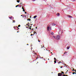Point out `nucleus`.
<instances>
[{
	"label": "nucleus",
	"instance_id": "obj_1",
	"mask_svg": "<svg viewBox=\"0 0 76 76\" xmlns=\"http://www.w3.org/2000/svg\"><path fill=\"white\" fill-rule=\"evenodd\" d=\"M60 37L58 35H57L56 37V39H60Z\"/></svg>",
	"mask_w": 76,
	"mask_h": 76
},
{
	"label": "nucleus",
	"instance_id": "obj_2",
	"mask_svg": "<svg viewBox=\"0 0 76 76\" xmlns=\"http://www.w3.org/2000/svg\"><path fill=\"white\" fill-rule=\"evenodd\" d=\"M62 75H63L62 74H61L60 73H59L58 74V76H61Z\"/></svg>",
	"mask_w": 76,
	"mask_h": 76
},
{
	"label": "nucleus",
	"instance_id": "obj_3",
	"mask_svg": "<svg viewBox=\"0 0 76 76\" xmlns=\"http://www.w3.org/2000/svg\"><path fill=\"white\" fill-rule=\"evenodd\" d=\"M56 15L57 16H60V13H58L57 14H56Z\"/></svg>",
	"mask_w": 76,
	"mask_h": 76
},
{
	"label": "nucleus",
	"instance_id": "obj_4",
	"mask_svg": "<svg viewBox=\"0 0 76 76\" xmlns=\"http://www.w3.org/2000/svg\"><path fill=\"white\" fill-rule=\"evenodd\" d=\"M69 18H73V17H72V16H70V15H69L68 16Z\"/></svg>",
	"mask_w": 76,
	"mask_h": 76
},
{
	"label": "nucleus",
	"instance_id": "obj_5",
	"mask_svg": "<svg viewBox=\"0 0 76 76\" xmlns=\"http://www.w3.org/2000/svg\"><path fill=\"white\" fill-rule=\"evenodd\" d=\"M49 29H50V27H47V29L48 31H49Z\"/></svg>",
	"mask_w": 76,
	"mask_h": 76
},
{
	"label": "nucleus",
	"instance_id": "obj_6",
	"mask_svg": "<svg viewBox=\"0 0 76 76\" xmlns=\"http://www.w3.org/2000/svg\"><path fill=\"white\" fill-rule=\"evenodd\" d=\"M37 15L34 16L33 18H37Z\"/></svg>",
	"mask_w": 76,
	"mask_h": 76
},
{
	"label": "nucleus",
	"instance_id": "obj_7",
	"mask_svg": "<svg viewBox=\"0 0 76 76\" xmlns=\"http://www.w3.org/2000/svg\"><path fill=\"white\" fill-rule=\"evenodd\" d=\"M53 26H56V25L54 23H53L52 24Z\"/></svg>",
	"mask_w": 76,
	"mask_h": 76
},
{
	"label": "nucleus",
	"instance_id": "obj_8",
	"mask_svg": "<svg viewBox=\"0 0 76 76\" xmlns=\"http://www.w3.org/2000/svg\"><path fill=\"white\" fill-rule=\"evenodd\" d=\"M70 46H69V47H67V49H68V50H69V48H70Z\"/></svg>",
	"mask_w": 76,
	"mask_h": 76
},
{
	"label": "nucleus",
	"instance_id": "obj_9",
	"mask_svg": "<svg viewBox=\"0 0 76 76\" xmlns=\"http://www.w3.org/2000/svg\"><path fill=\"white\" fill-rule=\"evenodd\" d=\"M13 21V22H12V23H15V20H12Z\"/></svg>",
	"mask_w": 76,
	"mask_h": 76
},
{
	"label": "nucleus",
	"instance_id": "obj_10",
	"mask_svg": "<svg viewBox=\"0 0 76 76\" xmlns=\"http://www.w3.org/2000/svg\"><path fill=\"white\" fill-rule=\"evenodd\" d=\"M17 2H18V3H19V1H20V0H17Z\"/></svg>",
	"mask_w": 76,
	"mask_h": 76
},
{
	"label": "nucleus",
	"instance_id": "obj_11",
	"mask_svg": "<svg viewBox=\"0 0 76 76\" xmlns=\"http://www.w3.org/2000/svg\"><path fill=\"white\" fill-rule=\"evenodd\" d=\"M51 34H52V35H54V33H53V32H52L51 33Z\"/></svg>",
	"mask_w": 76,
	"mask_h": 76
},
{
	"label": "nucleus",
	"instance_id": "obj_12",
	"mask_svg": "<svg viewBox=\"0 0 76 76\" xmlns=\"http://www.w3.org/2000/svg\"><path fill=\"white\" fill-rule=\"evenodd\" d=\"M27 20H29V21H31V19H28Z\"/></svg>",
	"mask_w": 76,
	"mask_h": 76
},
{
	"label": "nucleus",
	"instance_id": "obj_13",
	"mask_svg": "<svg viewBox=\"0 0 76 76\" xmlns=\"http://www.w3.org/2000/svg\"><path fill=\"white\" fill-rule=\"evenodd\" d=\"M22 9H23V10L24 9V8H23V6H22Z\"/></svg>",
	"mask_w": 76,
	"mask_h": 76
},
{
	"label": "nucleus",
	"instance_id": "obj_14",
	"mask_svg": "<svg viewBox=\"0 0 76 76\" xmlns=\"http://www.w3.org/2000/svg\"><path fill=\"white\" fill-rule=\"evenodd\" d=\"M54 62L55 63H56V61H54Z\"/></svg>",
	"mask_w": 76,
	"mask_h": 76
},
{
	"label": "nucleus",
	"instance_id": "obj_15",
	"mask_svg": "<svg viewBox=\"0 0 76 76\" xmlns=\"http://www.w3.org/2000/svg\"><path fill=\"white\" fill-rule=\"evenodd\" d=\"M20 25H18V27H20Z\"/></svg>",
	"mask_w": 76,
	"mask_h": 76
},
{
	"label": "nucleus",
	"instance_id": "obj_16",
	"mask_svg": "<svg viewBox=\"0 0 76 76\" xmlns=\"http://www.w3.org/2000/svg\"><path fill=\"white\" fill-rule=\"evenodd\" d=\"M62 74H64V72H62Z\"/></svg>",
	"mask_w": 76,
	"mask_h": 76
},
{
	"label": "nucleus",
	"instance_id": "obj_17",
	"mask_svg": "<svg viewBox=\"0 0 76 76\" xmlns=\"http://www.w3.org/2000/svg\"><path fill=\"white\" fill-rule=\"evenodd\" d=\"M28 29H32V28H28Z\"/></svg>",
	"mask_w": 76,
	"mask_h": 76
},
{
	"label": "nucleus",
	"instance_id": "obj_18",
	"mask_svg": "<svg viewBox=\"0 0 76 76\" xmlns=\"http://www.w3.org/2000/svg\"><path fill=\"white\" fill-rule=\"evenodd\" d=\"M60 63H61V62H58V64H60Z\"/></svg>",
	"mask_w": 76,
	"mask_h": 76
},
{
	"label": "nucleus",
	"instance_id": "obj_19",
	"mask_svg": "<svg viewBox=\"0 0 76 76\" xmlns=\"http://www.w3.org/2000/svg\"><path fill=\"white\" fill-rule=\"evenodd\" d=\"M9 18H10V19H11V18H12L10 17H9Z\"/></svg>",
	"mask_w": 76,
	"mask_h": 76
},
{
	"label": "nucleus",
	"instance_id": "obj_20",
	"mask_svg": "<svg viewBox=\"0 0 76 76\" xmlns=\"http://www.w3.org/2000/svg\"><path fill=\"white\" fill-rule=\"evenodd\" d=\"M54 60H56V58H54Z\"/></svg>",
	"mask_w": 76,
	"mask_h": 76
},
{
	"label": "nucleus",
	"instance_id": "obj_21",
	"mask_svg": "<svg viewBox=\"0 0 76 76\" xmlns=\"http://www.w3.org/2000/svg\"><path fill=\"white\" fill-rule=\"evenodd\" d=\"M75 72H73L72 73V74H73V75H74V74H75Z\"/></svg>",
	"mask_w": 76,
	"mask_h": 76
},
{
	"label": "nucleus",
	"instance_id": "obj_22",
	"mask_svg": "<svg viewBox=\"0 0 76 76\" xmlns=\"http://www.w3.org/2000/svg\"><path fill=\"white\" fill-rule=\"evenodd\" d=\"M25 10L24 9H23V12H25Z\"/></svg>",
	"mask_w": 76,
	"mask_h": 76
},
{
	"label": "nucleus",
	"instance_id": "obj_23",
	"mask_svg": "<svg viewBox=\"0 0 76 76\" xmlns=\"http://www.w3.org/2000/svg\"><path fill=\"white\" fill-rule=\"evenodd\" d=\"M18 7V6L17 5L15 7Z\"/></svg>",
	"mask_w": 76,
	"mask_h": 76
},
{
	"label": "nucleus",
	"instance_id": "obj_24",
	"mask_svg": "<svg viewBox=\"0 0 76 76\" xmlns=\"http://www.w3.org/2000/svg\"><path fill=\"white\" fill-rule=\"evenodd\" d=\"M28 27L29 28L30 27L29 26V25H28Z\"/></svg>",
	"mask_w": 76,
	"mask_h": 76
},
{
	"label": "nucleus",
	"instance_id": "obj_25",
	"mask_svg": "<svg viewBox=\"0 0 76 76\" xmlns=\"http://www.w3.org/2000/svg\"><path fill=\"white\" fill-rule=\"evenodd\" d=\"M72 71H75V70H74V69H73L72 70Z\"/></svg>",
	"mask_w": 76,
	"mask_h": 76
},
{
	"label": "nucleus",
	"instance_id": "obj_26",
	"mask_svg": "<svg viewBox=\"0 0 76 76\" xmlns=\"http://www.w3.org/2000/svg\"><path fill=\"white\" fill-rule=\"evenodd\" d=\"M17 28L18 29H19V28H18V27H17Z\"/></svg>",
	"mask_w": 76,
	"mask_h": 76
},
{
	"label": "nucleus",
	"instance_id": "obj_27",
	"mask_svg": "<svg viewBox=\"0 0 76 76\" xmlns=\"http://www.w3.org/2000/svg\"><path fill=\"white\" fill-rule=\"evenodd\" d=\"M32 35H33V34H31V36H32Z\"/></svg>",
	"mask_w": 76,
	"mask_h": 76
},
{
	"label": "nucleus",
	"instance_id": "obj_28",
	"mask_svg": "<svg viewBox=\"0 0 76 76\" xmlns=\"http://www.w3.org/2000/svg\"><path fill=\"white\" fill-rule=\"evenodd\" d=\"M53 37L54 38H55V36H53Z\"/></svg>",
	"mask_w": 76,
	"mask_h": 76
},
{
	"label": "nucleus",
	"instance_id": "obj_29",
	"mask_svg": "<svg viewBox=\"0 0 76 76\" xmlns=\"http://www.w3.org/2000/svg\"><path fill=\"white\" fill-rule=\"evenodd\" d=\"M50 30H51V28H50Z\"/></svg>",
	"mask_w": 76,
	"mask_h": 76
},
{
	"label": "nucleus",
	"instance_id": "obj_30",
	"mask_svg": "<svg viewBox=\"0 0 76 76\" xmlns=\"http://www.w3.org/2000/svg\"><path fill=\"white\" fill-rule=\"evenodd\" d=\"M20 4H22V2H21V3H20Z\"/></svg>",
	"mask_w": 76,
	"mask_h": 76
},
{
	"label": "nucleus",
	"instance_id": "obj_31",
	"mask_svg": "<svg viewBox=\"0 0 76 76\" xmlns=\"http://www.w3.org/2000/svg\"><path fill=\"white\" fill-rule=\"evenodd\" d=\"M16 27H14V29H15V28H16Z\"/></svg>",
	"mask_w": 76,
	"mask_h": 76
},
{
	"label": "nucleus",
	"instance_id": "obj_32",
	"mask_svg": "<svg viewBox=\"0 0 76 76\" xmlns=\"http://www.w3.org/2000/svg\"><path fill=\"white\" fill-rule=\"evenodd\" d=\"M33 25V24H30V25Z\"/></svg>",
	"mask_w": 76,
	"mask_h": 76
},
{
	"label": "nucleus",
	"instance_id": "obj_33",
	"mask_svg": "<svg viewBox=\"0 0 76 76\" xmlns=\"http://www.w3.org/2000/svg\"><path fill=\"white\" fill-rule=\"evenodd\" d=\"M25 14H26V13H26V12H25Z\"/></svg>",
	"mask_w": 76,
	"mask_h": 76
},
{
	"label": "nucleus",
	"instance_id": "obj_34",
	"mask_svg": "<svg viewBox=\"0 0 76 76\" xmlns=\"http://www.w3.org/2000/svg\"><path fill=\"white\" fill-rule=\"evenodd\" d=\"M39 42H40V40H38Z\"/></svg>",
	"mask_w": 76,
	"mask_h": 76
},
{
	"label": "nucleus",
	"instance_id": "obj_35",
	"mask_svg": "<svg viewBox=\"0 0 76 76\" xmlns=\"http://www.w3.org/2000/svg\"><path fill=\"white\" fill-rule=\"evenodd\" d=\"M17 6H20V5H17Z\"/></svg>",
	"mask_w": 76,
	"mask_h": 76
},
{
	"label": "nucleus",
	"instance_id": "obj_36",
	"mask_svg": "<svg viewBox=\"0 0 76 76\" xmlns=\"http://www.w3.org/2000/svg\"><path fill=\"white\" fill-rule=\"evenodd\" d=\"M66 75H67V73H66V72L65 73Z\"/></svg>",
	"mask_w": 76,
	"mask_h": 76
},
{
	"label": "nucleus",
	"instance_id": "obj_37",
	"mask_svg": "<svg viewBox=\"0 0 76 76\" xmlns=\"http://www.w3.org/2000/svg\"><path fill=\"white\" fill-rule=\"evenodd\" d=\"M32 30L33 31V30H34V28H32Z\"/></svg>",
	"mask_w": 76,
	"mask_h": 76
},
{
	"label": "nucleus",
	"instance_id": "obj_38",
	"mask_svg": "<svg viewBox=\"0 0 76 76\" xmlns=\"http://www.w3.org/2000/svg\"><path fill=\"white\" fill-rule=\"evenodd\" d=\"M28 25V24H26V25Z\"/></svg>",
	"mask_w": 76,
	"mask_h": 76
},
{
	"label": "nucleus",
	"instance_id": "obj_39",
	"mask_svg": "<svg viewBox=\"0 0 76 76\" xmlns=\"http://www.w3.org/2000/svg\"><path fill=\"white\" fill-rule=\"evenodd\" d=\"M23 16V15H21V16Z\"/></svg>",
	"mask_w": 76,
	"mask_h": 76
},
{
	"label": "nucleus",
	"instance_id": "obj_40",
	"mask_svg": "<svg viewBox=\"0 0 76 76\" xmlns=\"http://www.w3.org/2000/svg\"><path fill=\"white\" fill-rule=\"evenodd\" d=\"M47 51H48V52H49V51L48 50H47Z\"/></svg>",
	"mask_w": 76,
	"mask_h": 76
},
{
	"label": "nucleus",
	"instance_id": "obj_41",
	"mask_svg": "<svg viewBox=\"0 0 76 76\" xmlns=\"http://www.w3.org/2000/svg\"><path fill=\"white\" fill-rule=\"evenodd\" d=\"M38 57H37V59H38Z\"/></svg>",
	"mask_w": 76,
	"mask_h": 76
},
{
	"label": "nucleus",
	"instance_id": "obj_42",
	"mask_svg": "<svg viewBox=\"0 0 76 76\" xmlns=\"http://www.w3.org/2000/svg\"><path fill=\"white\" fill-rule=\"evenodd\" d=\"M36 29H37V27H36Z\"/></svg>",
	"mask_w": 76,
	"mask_h": 76
},
{
	"label": "nucleus",
	"instance_id": "obj_43",
	"mask_svg": "<svg viewBox=\"0 0 76 76\" xmlns=\"http://www.w3.org/2000/svg\"><path fill=\"white\" fill-rule=\"evenodd\" d=\"M59 30H60V31H61V29H60Z\"/></svg>",
	"mask_w": 76,
	"mask_h": 76
},
{
	"label": "nucleus",
	"instance_id": "obj_44",
	"mask_svg": "<svg viewBox=\"0 0 76 76\" xmlns=\"http://www.w3.org/2000/svg\"><path fill=\"white\" fill-rule=\"evenodd\" d=\"M33 0V1H35V0Z\"/></svg>",
	"mask_w": 76,
	"mask_h": 76
},
{
	"label": "nucleus",
	"instance_id": "obj_45",
	"mask_svg": "<svg viewBox=\"0 0 76 76\" xmlns=\"http://www.w3.org/2000/svg\"><path fill=\"white\" fill-rule=\"evenodd\" d=\"M31 27H32V26H30V28H31Z\"/></svg>",
	"mask_w": 76,
	"mask_h": 76
},
{
	"label": "nucleus",
	"instance_id": "obj_46",
	"mask_svg": "<svg viewBox=\"0 0 76 76\" xmlns=\"http://www.w3.org/2000/svg\"><path fill=\"white\" fill-rule=\"evenodd\" d=\"M62 67H61V68H62Z\"/></svg>",
	"mask_w": 76,
	"mask_h": 76
},
{
	"label": "nucleus",
	"instance_id": "obj_47",
	"mask_svg": "<svg viewBox=\"0 0 76 76\" xmlns=\"http://www.w3.org/2000/svg\"><path fill=\"white\" fill-rule=\"evenodd\" d=\"M24 17H26V15H25V16H24Z\"/></svg>",
	"mask_w": 76,
	"mask_h": 76
},
{
	"label": "nucleus",
	"instance_id": "obj_48",
	"mask_svg": "<svg viewBox=\"0 0 76 76\" xmlns=\"http://www.w3.org/2000/svg\"><path fill=\"white\" fill-rule=\"evenodd\" d=\"M28 23V24H29V23Z\"/></svg>",
	"mask_w": 76,
	"mask_h": 76
},
{
	"label": "nucleus",
	"instance_id": "obj_49",
	"mask_svg": "<svg viewBox=\"0 0 76 76\" xmlns=\"http://www.w3.org/2000/svg\"><path fill=\"white\" fill-rule=\"evenodd\" d=\"M66 73H67V72H66Z\"/></svg>",
	"mask_w": 76,
	"mask_h": 76
},
{
	"label": "nucleus",
	"instance_id": "obj_50",
	"mask_svg": "<svg viewBox=\"0 0 76 76\" xmlns=\"http://www.w3.org/2000/svg\"><path fill=\"white\" fill-rule=\"evenodd\" d=\"M17 32L18 33L19 32V31H17Z\"/></svg>",
	"mask_w": 76,
	"mask_h": 76
},
{
	"label": "nucleus",
	"instance_id": "obj_51",
	"mask_svg": "<svg viewBox=\"0 0 76 76\" xmlns=\"http://www.w3.org/2000/svg\"><path fill=\"white\" fill-rule=\"evenodd\" d=\"M30 18H31V17H30Z\"/></svg>",
	"mask_w": 76,
	"mask_h": 76
},
{
	"label": "nucleus",
	"instance_id": "obj_52",
	"mask_svg": "<svg viewBox=\"0 0 76 76\" xmlns=\"http://www.w3.org/2000/svg\"><path fill=\"white\" fill-rule=\"evenodd\" d=\"M65 53H67V52H65Z\"/></svg>",
	"mask_w": 76,
	"mask_h": 76
},
{
	"label": "nucleus",
	"instance_id": "obj_53",
	"mask_svg": "<svg viewBox=\"0 0 76 76\" xmlns=\"http://www.w3.org/2000/svg\"><path fill=\"white\" fill-rule=\"evenodd\" d=\"M35 31H34V33H35Z\"/></svg>",
	"mask_w": 76,
	"mask_h": 76
},
{
	"label": "nucleus",
	"instance_id": "obj_54",
	"mask_svg": "<svg viewBox=\"0 0 76 76\" xmlns=\"http://www.w3.org/2000/svg\"><path fill=\"white\" fill-rule=\"evenodd\" d=\"M51 54H52V52H51Z\"/></svg>",
	"mask_w": 76,
	"mask_h": 76
},
{
	"label": "nucleus",
	"instance_id": "obj_55",
	"mask_svg": "<svg viewBox=\"0 0 76 76\" xmlns=\"http://www.w3.org/2000/svg\"><path fill=\"white\" fill-rule=\"evenodd\" d=\"M22 7V5H21L20 7Z\"/></svg>",
	"mask_w": 76,
	"mask_h": 76
},
{
	"label": "nucleus",
	"instance_id": "obj_56",
	"mask_svg": "<svg viewBox=\"0 0 76 76\" xmlns=\"http://www.w3.org/2000/svg\"><path fill=\"white\" fill-rule=\"evenodd\" d=\"M27 45H28V44H27Z\"/></svg>",
	"mask_w": 76,
	"mask_h": 76
},
{
	"label": "nucleus",
	"instance_id": "obj_57",
	"mask_svg": "<svg viewBox=\"0 0 76 76\" xmlns=\"http://www.w3.org/2000/svg\"><path fill=\"white\" fill-rule=\"evenodd\" d=\"M75 72H76V71H75Z\"/></svg>",
	"mask_w": 76,
	"mask_h": 76
},
{
	"label": "nucleus",
	"instance_id": "obj_58",
	"mask_svg": "<svg viewBox=\"0 0 76 76\" xmlns=\"http://www.w3.org/2000/svg\"><path fill=\"white\" fill-rule=\"evenodd\" d=\"M64 54H65V53H64Z\"/></svg>",
	"mask_w": 76,
	"mask_h": 76
},
{
	"label": "nucleus",
	"instance_id": "obj_59",
	"mask_svg": "<svg viewBox=\"0 0 76 76\" xmlns=\"http://www.w3.org/2000/svg\"><path fill=\"white\" fill-rule=\"evenodd\" d=\"M67 72H68V70H67Z\"/></svg>",
	"mask_w": 76,
	"mask_h": 76
},
{
	"label": "nucleus",
	"instance_id": "obj_60",
	"mask_svg": "<svg viewBox=\"0 0 76 76\" xmlns=\"http://www.w3.org/2000/svg\"><path fill=\"white\" fill-rule=\"evenodd\" d=\"M48 60H49V58H48Z\"/></svg>",
	"mask_w": 76,
	"mask_h": 76
},
{
	"label": "nucleus",
	"instance_id": "obj_61",
	"mask_svg": "<svg viewBox=\"0 0 76 76\" xmlns=\"http://www.w3.org/2000/svg\"><path fill=\"white\" fill-rule=\"evenodd\" d=\"M42 58H43V57H42Z\"/></svg>",
	"mask_w": 76,
	"mask_h": 76
},
{
	"label": "nucleus",
	"instance_id": "obj_62",
	"mask_svg": "<svg viewBox=\"0 0 76 76\" xmlns=\"http://www.w3.org/2000/svg\"><path fill=\"white\" fill-rule=\"evenodd\" d=\"M26 28H28V27H26Z\"/></svg>",
	"mask_w": 76,
	"mask_h": 76
},
{
	"label": "nucleus",
	"instance_id": "obj_63",
	"mask_svg": "<svg viewBox=\"0 0 76 76\" xmlns=\"http://www.w3.org/2000/svg\"><path fill=\"white\" fill-rule=\"evenodd\" d=\"M18 29L17 30L18 31Z\"/></svg>",
	"mask_w": 76,
	"mask_h": 76
},
{
	"label": "nucleus",
	"instance_id": "obj_64",
	"mask_svg": "<svg viewBox=\"0 0 76 76\" xmlns=\"http://www.w3.org/2000/svg\"><path fill=\"white\" fill-rule=\"evenodd\" d=\"M75 74H76V73H75Z\"/></svg>",
	"mask_w": 76,
	"mask_h": 76
}]
</instances>
